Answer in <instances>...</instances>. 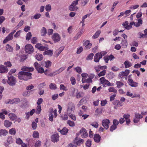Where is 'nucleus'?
Segmentation results:
<instances>
[{
    "instance_id": "5fc2aeb1",
    "label": "nucleus",
    "mask_w": 147,
    "mask_h": 147,
    "mask_svg": "<svg viewBox=\"0 0 147 147\" xmlns=\"http://www.w3.org/2000/svg\"><path fill=\"white\" fill-rule=\"evenodd\" d=\"M7 38L9 41L12 40L13 38V35L11 33H9L8 35L6 37Z\"/></svg>"
},
{
    "instance_id": "58836bf2",
    "label": "nucleus",
    "mask_w": 147,
    "mask_h": 147,
    "mask_svg": "<svg viewBox=\"0 0 147 147\" xmlns=\"http://www.w3.org/2000/svg\"><path fill=\"white\" fill-rule=\"evenodd\" d=\"M32 136L34 138H38L39 137V133L36 131H34L33 132Z\"/></svg>"
},
{
    "instance_id": "f03ea898",
    "label": "nucleus",
    "mask_w": 147,
    "mask_h": 147,
    "mask_svg": "<svg viewBox=\"0 0 147 147\" xmlns=\"http://www.w3.org/2000/svg\"><path fill=\"white\" fill-rule=\"evenodd\" d=\"M75 105L72 102H69L67 105V113L70 114V113H72L75 109Z\"/></svg>"
},
{
    "instance_id": "aec40b11",
    "label": "nucleus",
    "mask_w": 147,
    "mask_h": 147,
    "mask_svg": "<svg viewBox=\"0 0 147 147\" xmlns=\"http://www.w3.org/2000/svg\"><path fill=\"white\" fill-rule=\"evenodd\" d=\"M10 119L13 121L17 119V116L15 114L12 113H10L8 115Z\"/></svg>"
},
{
    "instance_id": "69168bd1",
    "label": "nucleus",
    "mask_w": 147,
    "mask_h": 147,
    "mask_svg": "<svg viewBox=\"0 0 147 147\" xmlns=\"http://www.w3.org/2000/svg\"><path fill=\"white\" fill-rule=\"evenodd\" d=\"M119 123V121L117 119H114L113 121V125L116 126L118 125Z\"/></svg>"
},
{
    "instance_id": "ea45409f",
    "label": "nucleus",
    "mask_w": 147,
    "mask_h": 147,
    "mask_svg": "<svg viewBox=\"0 0 147 147\" xmlns=\"http://www.w3.org/2000/svg\"><path fill=\"white\" fill-rule=\"evenodd\" d=\"M7 142L9 144H11L13 142L12 137V136L8 137L7 140Z\"/></svg>"
},
{
    "instance_id": "6e6552de",
    "label": "nucleus",
    "mask_w": 147,
    "mask_h": 147,
    "mask_svg": "<svg viewBox=\"0 0 147 147\" xmlns=\"http://www.w3.org/2000/svg\"><path fill=\"white\" fill-rule=\"evenodd\" d=\"M110 121L109 119H105L102 121V125L104 128L107 129L109 128V124Z\"/></svg>"
},
{
    "instance_id": "774afa93",
    "label": "nucleus",
    "mask_w": 147,
    "mask_h": 147,
    "mask_svg": "<svg viewBox=\"0 0 147 147\" xmlns=\"http://www.w3.org/2000/svg\"><path fill=\"white\" fill-rule=\"evenodd\" d=\"M68 147H77V146L75 143V142H74V140L73 142L69 144L68 145Z\"/></svg>"
},
{
    "instance_id": "72a5a7b5",
    "label": "nucleus",
    "mask_w": 147,
    "mask_h": 147,
    "mask_svg": "<svg viewBox=\"0 0 147 147\" xmlns=\"http://www.w3.org/2000/svg\"><path fill=\"white\" fill-rule=\"evenodd\" d=\"M100 33V30H98L96 32L92 38L93 39H95L98 38L99 36Z\"/></svg>"
},
{
    "instance_id": "4c0bfd02",
    "label": "nucleus",
    "mask_w": 147,
    "mask_h": 147,
    "mask_svg": "<svg viewBox=\"0 0 147 147\" xmlns=\"http://www.w3.org/2000/svg\"><path fill=\"white\" fill-rule=\"evenodd\" d=\"M32 36L31 33L30 32H29L26 34V40H29L30 39Z\"/></svg>"
},
{
    "instance_id": "20e7f679",
    "label": "nucleus",
    "mask_w": 147,
    "mask_h": 147,
    "mask_svg": "<svg viewBox=\"0 0 147 147\" xmlns=\"http://www.w3.org/2000/svg\"><path fill=\"white\" fill-rule=\"evenodd\" d=\"M7 82L9 85L13 86L16 84V80L15 77L11 76L8 77Z\"/></svg>"
},
{
    "instance_id": "f3484780",
    "label": "nucleus",
    "mask_w": 147,
    "mask_h": 147,
    "mask_svg": "<svg viewBox=\"0 0 147 147\" xmlns=\"http://www.w3.org/2000/svg\"><path fill=\"white\" fill-rule=\"evenodd\" d=\"M81 76L82 77V81L83 83H86V79L88 77V75L86 73H82L81 74Z\"/></svg>"
},
{
    "instance_id": "4d7b16f0",
    "label": "nucleus",
    "mask_w": 147,
    "mask_h": 147,
    "mask_svg": "<svg viewBox=\"0 0 147 147\" xmlns=\"http://www.w3.org/2000/svg\"><path fill=\"white\" fill-rule=\"evenodd\" d=\"M106 73V70H104L102 71L98 74V76L99 77H100L105 75Z\"/></svg>"
},
{
    "instance_id": "c9c22d12",
    "label": "nucleus",
    "mask_w": 147,
    "mask_h": 147,
    "mask_svg": "<svg viewBox=\"0 0 147 147\" xmlns=\"http://www.w3.org/2000/svg\"><path fill=\"white\" fill-rule=\"evenodd\" d=\"M49 88L51 89L55 90L57 88V86L55 84L51 83L49 86Z\"/></svg>"
},
{
    "instance_id": "f8f14e48",
    "label": "nucleus",
    "mask_w": 147,
    "mask_h": 147,
    "mask_svg": "<svg viewBox=\"0 0 147 147\" xmlns=\"http://www.w3.org/2000/svg\"><path fill=\"white\" fill-rule=\"evenodd\" d=\"M59 136L58 134H53L51 137V141L54 142H57L59 141Z\"/></svg>"
},
{
    "instance_id": "de8ad7c7",
    "label": "nucleus",
    "mask_w": 147,
    "mask_h": 147,
    "mask_svg": "<svg viewBox=\"0 0 147 147\" xmlns=\"http://www.w3.org/2000/svg\"><path fill=\"white\" fill-rule=\"evenodd\" d=\"M51 9V6L50 4L47 5L45 7L46 10L48 11H50Z\"/></svg>"
},
{
    "instance_id": "49530a36",
    "label": "nucleus",
    "mask_w": 147,
    "mask_h": 147,
    "mask_svg": "<svg viewBox=\"0 0 147 147\" xmlns=\"http://www.w3.org/2000/svg\"><path fill=\"white\" fill-rule=\"evenodd\" d=\"M94 54L93 53H91L87 56L86 58L87 60H91L93 58V57L94 56Z\"/></svg>"
},
{
    "instance_id": "393cba45",
    "label": "nucleus",
    "mask_w": 147,
    "mask_h": 147,
    "mask_svg": "<svg viewBox=\"0 0 147 147\" xmlns=\"http://www.w3.org/2000/svg\"><path fill=\"white\" fill-rule=\"evenodd\" d=\"M12 122L8 120H5L4 122V126L6 127H9L11 125Z\"/></svg>"
},
{
    "instance_id": "39448f33",
    "label": "nucleus",
    "mask_w": 147,
    "mask_h": 147,
    "mask_svg": "<svg viewBox=\"0 0 147 147\" xmlns=\"http://www.w3.org/2000/svg\"><path fill=\"white\" fill-rule=\"evenodd\" d=\"M34 65L38 73H43L44 72V69L41 66L40 64L37 62H35L34 63Z\"/></svg>"
},
{
    "instance_id": "6e6d98bb",
    "label": "nucleus",
    "mask_w": 147,
    "mask_h": 147,
    "mask_svg": "<svg viewBox=\"0 0 147 147\" xmlns=\"http://www.w3.org/2000/svg\"><path fill=\"white\" fill-rule=\"evenodd\" d=\"M67 123L71 127H73L75 126V124L74 122L70 120H68L67 122Z\"/></svg>"
},
{
    "instance_id": "473e14b6",
    "label": "nucleus",
    "mask_w": 147,
    "mask_h": 147,
    "mask_svg": "<svg viewBox=\"0 0 147 147\" xmlns=\"http://www.w3.org/2000/svg\"><path fill=\"white\" fill-rule=\"evenodd\" d=\"M7 133V132L5 130L1 129L0 130V136H5Z\"/></svg>"
},
{
    "instance_id": "37998d69",
    "label": "nucleus",
    "mask_w": 147,
    "mask_h": 147,
    "mask_svg": "<svg viewBox=\"0 0 147 147\" xmlns=\"http://www.w3.org/2000/svg\"><path fill=\"white\" fill-rule=\"evenodd\" d=\"M89 0H82L81 4L82 6H84L88 2Z\"/></svg>"
},
{
    "instance_id": "bf43d9fd",
    "label": "nucleus",
    "mask_w": 147,
    "mask_h": 147,
    "mask_svg": "<svg viewBox=\"0 0 147 147\" xmlns=\"http://www.w3.org/2000/svg\"><path fill=\"white\" fill-rule=\"evenodd\" d=\"M75 69L76 71L79 74H81L82 72L81 68L80 67L78 66L76 67Z\"/></svg>"
},
{
    "instance_id": "e2e57ef3",
    "label": "nucleus",
    "mask_w": 147,
    "mask_h": 147,
    "mask_svg": "<svg viewBox=\"0 0 147 147\" xmlns=\"http://www.w3.org/2000/svg\"><path fill=\"white\" fill-rule=\"evenodd\" d=\"M16 142L19 144H21L23 143L22 140L19 138L16 139Z\"/></svg>"
},
{
    "instance_id": "052dcab7",
    "label": "nucleus",
    "mask_w": 147,
    "mask_h": 147,
    "mask_svg": "<svg viewBox=\"0 0 147 147\" xmlns=\"http://www.w3.org/2000/svg\"><path fill=\"white\" fill-rule=\"evenodd\" d=\"M117 128V126H115V125H113L110 127L109 129L111 131L113 132L114 130L116 129Z\"/></svg>"
},
{
    "instance_id": "79ce46f5",
    "label": "nucleus",
    "mask_w": 147,
    "mask_h": 147,
    "mask_svg": "<svg viewBox=\"0 0 147 147\" xmlns=\"http://www.w3.org/2000/svg\"><path fill=\"white\" fill-rule=\"evenodd\" d=\"M135 117L136 119H141L143 118V116L140 114L136 113L135 114Z\"/></svg>"
},
{
    "instance_id": "864d4df0",
    "label": "nucleus",
    "mask_w": 147,
    "mask_h": 147,
    "mask_svg": "<svg viewBox=\"0 0 147 147\" xmlns=\"http://www.w3.org/2000/svg\"><path fill=\"white\" fill-rule=\"evenodd\" d=\"M4 64L5 65H6V67H11L12 66L11 63L9 61L5 62Z\"/></svg>"
},
{
    "instance_id": "cd10ccee",
    "label": "nucleus",
    "mask_w": 147,
    "mask_h": 147,
    "mask_svg": "<svg viewBox=\"0 0 147 147\" xmlns=\"http://www.w3.org/2000/svg\"><path fill=\"white\" fill-rule=\"evenodd\" d=\"M6 50L9 52H11L13 51V47L9 44H7L6 46Z\"/></svg>"
},
{
    "instance_id": "bb28decb",
    "label": "nucleus",
    "mask_w": 147,
    "mask_h": 147,
    "mask_svg": "<svg viewBox=\"0 0 147 147\" xmlns=\"http://www.w3.org/2000/svg\"><path fill=\"white\" fill-rule=\"evenodd\" d=\"M113 104L118 106H121L123 105V103L118 100H115L113 102Z\"/></svg>"
},
{
    "instance_id": "603ef678",
    "label": "nucleus",
    "mask_w": 147,
    "mask_h": 147,
    "mask_svg": "<svg viewBox=\"0 0 147 147\" xmlns=\"http://www.w3.org/2000/svg\"><path fill=\"white\" fill-rule=\"evenodd\" d=\"M90 125L96 128H97L98 126V122L96 121L92 122L90 124Z\"/></svg>"
},
{
    "instance_id": "a878e982",
    "label": "nucleus",
    "mask_w": 147,
    "mask_h": 147,
    "mask_svg": "<svg viewBox=\"0 0 147 147\" xmlns=\"http://www.w3.org/2000/svg\"><path fill=\"white\" fill-rule=\"evenodd\" d=\"M43 54L44 55H47L49 56H51L53 54V51L52 50H49L44 51L43 52Z\"/></svg>"
},
{
    "instance_id": "a211bd4d",
    "label": "nucleus",
    "mask_w": 147,
    "mask_h": 147,
    "mask_svg": "<svg viewBox=\"0 0 147 147\" xmlns=\"http://www.w3.org/2000/svg\"><path fill=\"white\" fill-rule=\"evenodd\" d=\"M34 69L33 67H23L22 69V70L28 71H34Z\"/></svg>"
},
{
    "instance_id": "338daca9",
    "label": "nucleus",
    "mask_w": 147,
    "mask_h": 147,
    "mask_svg": "<svg viewBox=\"0 0 147 147\" xmlns=\"http://www.w3.org/2000/svg\"><path fill=\"white\" fill-rule=\"evenodd\" d=\"M31 42L33 44H35L37 42V38L36 37L32 38L31 39Z\"/></svg>"
},
{
    "instance_id": "1a4fd4ad",
    "label": "nucleus",
    "mask_w": 147,
    "mask_h": 147,
    "mask_svg": "<svg viewBox=\"0 0 147 147\" xmlns=\"http://www.w3.org/2000/svg\"><path fill=\"white\" fill-rule=\"evenodd\" d=\"M52 38L55 42L59 41L61 39L60 35L57 33H54L52 36Z\"/></svg>"
},
{
    "instance_id": "f257e3e1",
    "label": "nucleus",
    "mask_w": 147,
    "mask_h": 147,
    "mask_svg": "<svg viewBox=\"0 0 147 147\" xmlns=\"http://www.w3.org/2000/svg\"><path fill=\"white\" fill-rule=\"evenodd\" d=\"M18 75V78L21 80L27 81L32 78L31 77L32 74L30 72L21 71L20 72Z\"/></svg>"
},
{
    "instance_id": "2eb2a0df",
    "label": "nucleus",
    "mask_w": 147,
    "mask_h": 147,
    "mask_svg": "<svg viewBox=\"0 0 147 147\" xmlns=\"http://www.w3.org/2000/svg\"><path fill=\"white\" fill-rule=\"evenodd\" d=\"M83 32V29H81L77 33L76 36L74 37V40H77L80 37Z\"/></svg>"
},
{
    "instance_id": "4468645a",
    "label": "nucleus",
    "mask_w": 147,
    "mask_h": 147,
    "mask_svg": "<svg viewBox=\"0 0 147 147\" xmlns=\"http://www.w3.org/2000/svg\"><path fill=\"white\" fill-rule=\"evenodd\" d=\"M128 83L132 87H136L138 86V83L134 82L130 78L128 79Z\"/></svg>"
},
{
    "instance_id": "13d9d810",
    "label": "nucleus",
    "mask_w": 147,
    "mask_h": 147,
    "mask_svg": "<svg viewBox=\"0 0 147 147\" xmlns=\"http://www.w3.org/2000/svg\"><path fill=\"white\" fill-rule=\"evenodd\" d=\"M72 113H70V114L69 113H68L67 114L68 115V116L70 117V118L74 120H76V118L75 115L72 114Z\"/></svg>"
},
{
    "instance_id": "680f3d73",
    "label": "nucleus",
    "mask_w": 147,
    "mask_h": 147,
    "mask_svg": "<svg viewBox=\"0 0 147 147\" xmlns=\"http://www.w3.org/2000/svg\"><path fill=\"white\" fill-rule=\"evenodd\" d=\"M71 83L73 85H74L76 84V80L74 77H72L70 78Z\"/></svg>"
},
{
    "instance_id": "c756f323",
    "label": "nucleus",
    "mask_w": 147,
    "mask_h": 147,
    "mask_svg": "<svg viewBox=\"0 0 147 147\" xmlns=\"http://www.w3.org/2000/svg\"><path fill=\"white\" fill-rule=\"evenodd\" d=\"M116 84L117 85V87L119 88L124 85V84L120 81H117L116 82Z\"/></svg>"
},
{
    "instance_id": "3c124183",
    "label": "nucleus",
    "mask_w": 147,
    "mask_h": 147,
    "mask_svg": "<svg viewBox=\"0 0 147 147\" xmlns=\"http://www.w3.org/2000/svg\"><path fill=\"white\" fill-rule=\"evenodd\" d=\"M20 99L19 98H15L12 100L13 104H17L20 102Z\"/></svg>"
},
{
    "instance_id": "4be33fe9",
    "label": "nucleus",
    "mask_w": 147,
    "mask_h": 147,
    "mask_svg": "<svg viewBox=\"0 0 147 147\" xmlns=\"http://www.w3.org/2000/svg\"><path fill=\"white\" fill-rule=\"evenodd\" d=\"M100 138L101 137L99 134L94 135V139L95 142L97 143L99 142L100 140Z\"/></svg>"
},
{
    "instance_id": "7ed1b4c3",
    "label": "nucleus",
    "mask_w": 147,
    "mask_h": 147,
    "mask_svg": "<svg viewBox=\"0 0 147 147\" xmlns=\"http://www.w3.org/2000/svg\"><path fill=\"white\" fill-rule=\"evenodd\" d=\"M78 4L77 1H74L69 7V9L70 11H77L78 8L76 6Z\"/></svg>"
},
{
    "instance_id": "8fccbe9b",
    "label": "nucleus",
    "mask_w": 147,
    "mask_h": 147,
    "mask_svg": "<svg viewBox=\"0 0 147 147\" xmlns=\"http://www.w3.org/2000/svg\"><path fill=\"white\" fill-rule=\"evenodd\" d=\"M51 62L49 61H47L45 62V67L46 68H48L50 67L51 65Z\"/></svg>"
},
{
    "instance_id": "9d476101",
    "label": "nucleus",
    "mask_w": 147,
    "mask_h": 147,
    "mask_svg": "<svg viewBox=\"0 0 147 147\" xmlns=\"http://www.w3.org/2000/svg\"><path fill=\"white\" fill-rule=\"evenodd\" d=\"M129 73V70L128 69H126L125 71H122L120 73L119 75V76L120 78H123L125 76H127Z\"/></svg>"
},
{
    "instance_id": "c85d7f7f",
    "label": "nucleus",
    "mask_w": 147,
    "mask_h": 147,
    "mask_svg": "<svg viewBox=\"0 0 147 147\" xmlns=\"http://www.w3.org/2000/svg\"><path fill=\"white\" fill-rule=\"evenodd\" d=\"M125 65V68H128L131 67L132 65L131 63V62L128 61H126L124 63Z\"/></svg>"
},
{
    "instance_id": "412c9836",
    "label": "nucleus",
    "mask_w": 147,
    "mask_h": 147,
    "mask_svg": "<svg viewBox=\"0 0 147 147\" xmlns=\"http://www.w3.org/2000/svg\"><path fill=\"white\" fill-rule=\"evenodd\" d=\"M47 33V29L45 27H43L40 30V34L42 36H45Z\"/></svg>"
},
{
    "instance_id": "c03bdc74",
    "label": "nucleus",
    "mask_w": 147,
    "mask_h": 147,
    "mask_svg": "<svg viewBox=\"0 0 147 147\" xmlns=\"http://www.w3.org/2000/svg\"><path fill=\"white\" fill-rule=\"evenodd\" d=\"M86 145L88 147H90L91 146V141L90 140H88L86 142Z\"/></svg>"
},
{
    "instance_id": "a19ab883",
    "label": "nucleus",
    "mask_w": 147,
    "mask_h": 147,
    "mask_svg": "<svg viewBox=\"0 0 147 147\" xmlns=\"http://www.w3.org/2000/svg\"><path fill=\"white\" fill-rule=\"evenodd\" d=\"M134 22H130L129 25H128L127 27H126L125 28L127 30H129L132 28V26L133 24L134 25Z\"/></svg>"
},
{
    "instance_id": "dca6fc26",
    "label": "nucleus",
    "mask_w": 147,
    "mask_h": 147,
    "mask_svg": "<svg viewBox=\"0 0 147 147\" xmlns=\"http://www.w3.org/2000/svg\"><path fill=\"white\" fill-rule=\"evenodd\" d=\"M8 72V69L3 65L0 66V73H7Z\"/></svg>"
},
{
    "instance_id": "a18cd8bd",
    "label": "nucleus",
    "mask_w": 147,
    "mask_h": 147,
    "mask_svg": "<svg viewBox=\"0 0 147 147\" xmlns=\"http://www.w3.org/2000/svg\"><path fill=\"white\" fill-rule=\"evenodd\" d=\"M26 56L25 55H22L20 57V61L22 62L24 61L26 59Z\"/></svg>"
},
{
    "instance_id": "0eeeda50",
    "label": "nucleus",
    "mask_w": 147,
    "mask_h": 147,
    "mask_svg": "<svg viewBox=\"0 0 147 147\" xmlns=\"http://www.w3.org/2000/svg\"><path fill=\"white\" fill-rule=\"evenodd\" d=\"M33 47L30 44L26 45L25 47V51L26 53H31L33 52Z\"/></svg>"
},
{
    "instance_id": "5701e85b",
    "label": "nucleus",
    "mask_w": 147,
    "mask_h": 147,
    "mask_svg": "<svg viewBox=\"0 0 147 147\" xmlns=\"http://www.w3.org/2000/svg\"><path fill=\"white\" fill-rule=\"evenodd\" d=\"M68 129L66 127H64L62 130H60V132L62 135H66L67 133Z\"/></svg>"
},
{
    "instance_id": "09e8293b",
    "label": "nucleus",
    "mask_w": 147,
    "mask_h": 147,
    "mask_svg": "<svg viewBox=\"0 0 147 147\" xmlns=\"http://www.w3.org/2000/svg\"><path fill=\"white\" fill-rule=\"evenodd\" d=\"M60 88L61 90L64 91H67L68 90V89L63 84H61L60 86Z\"/></svg>"
},
{
    "instance_id": "b1692460",
    "label": "nucleus",
    "mask_w": 147,
    "mask_h": 147,
    "mask_svg": "<svg viewBox=\"0 0 147 147\" xmlns=\"http://www.w3.org/2000/svg\"><path fill=\"white\" fill-rule=\"evenodd\" d=\"M121 44L123 48H126L128 44L127 40V39L122 40Z\"/></svg>"
},
{
    "instance_id": "9b49d317",
    "label": "nucleus",
    "mask_w": 147,
    "mask_h": 147,
    "mask_svg": "<svg viewBox=\"0 0 147 147\" xmlns=\"http://www.w3.org/2000/svg\"><path fill=\"white\" fill-rule=\"evenodd\" d=\"M80 134H82L81 135L82 137L83 138H86L88 135V134L87 133V131L86 129L84 128H82L80 131Z\"/></svg>"
},
{
    "instance_id": "f704fd0d",
    "label": "nucleus",
    "mask_w": 147,
    "mask_h": 147,
    "mask_svg": "<svg viewBox=\"0 0 147 147\" xmlns=\"http://www.w3.org/2000/svg\"><path fill=\"white\" fill-rule=\"evenodd\" d=\"M9 132L11 135H15L16 133V131L14 128H13L9 130Z\"/></svg>"
},
{
    "instance_id": "2f4dec72",
    "label": "nucleus",
    "mask_w": 147,
    "mask_h": 147,
    "mask_svg": "<svg viewBox=\"0 0 147 147\" xmlns=\"http://www.w3.org/2000/svg\"><path fill=\"white\" fill-rule=\"evenodd\" d=\"M36 58L38 60L41 61L43 59V57L42 54H38L36 55Z\"/></svg>"
},
{
    "instance_id": "ddd939ff",
    "label": "nucleus",
    "mask_w": 147,
    "mask_h": 147,
    "mask_svg": "<svg viewBox=\"0 0 147 147\" xmlns=\"http://www.w3.org/2000/svg\"><path fill=\"white\" fill-rule=\"evenodd\" d=\"M74 141L77 146L78 145H80L84 141V140L83 139H79L77 137L75 138L74 140Z\"/></svg>"
},
{
    "instance_id": "7c9ffc66",
    "label": "nucleus",
    "mask_w": 147,
    "mask_h": 147,
    "mask_svg": "<svg viewBox=\"0 0 147 147\" xmlns=\"http://www.w3.org/2000/svg\"><path fill=\"white\" fill-rule=\"evenodd\" d=\"M109 91L110 92H113L115 93H117V90L113 87H110L108 89Z\"/></svg>"
},
{
    "instance_id": "6ab92c4d",
    "label": "nucleus",
    "mask_w": 147,
    "mask_h": 147,
    "mask_svg": "<svg viewBox=\"0 0 147 147\" xmlns=\"http://www.w3.org/2000/svg\"><path fill=\"white\" fill-rule=\"evenodd\" d=\"M100 83L103 84L107 85H108L109 81L105 79L104 77H102L100 79Z\"/></svg>"
},
{
    "instance_id": "0e129e2a",
    "label": "nucleus",
    "mask_w": 147,
    "mask_h": 147,
    "mask_svg": "<svg viewBox=\"0 0 147 147\" xmlns=\"http://www.w3.org/2000/svg\"><path fill=\"white\" fill-rule=\"evenodd\" d=\"M41 145V142L39 141L38 140L37 141L35 144V147H39Z\"/></svg>"
},
{
    "instance_id": "e433bc0d",
    "label": "nucleus",
    "mask_w": 147,
    "mask_h": 147,
    "mask_svg": "<svg viewBox=\"0 0 147 147\" xmlns=\"http://www.w3.org/2000/svg\"><path fill=\"white\" fill-rule=\"evenodd\" d=\"M41 111V106L38 105L36 109V111H35L36 114H39Z\"/></svg>"
},
{
    "instance_id": "423d86ee",
    "label": "nucleus",
    "mask_w": 147,
    "mask_h": 147,
    "mask_svg": "<svg viewBox=\"0 0 147 147\" xmlns=\"http://www.w3.org/2000/svg\"><path fill=\"white\" fill-rule=\"evenodd\" d=\"M104 54L102 52L96 53L94 56V60L96 62L99 61L100 59H101Z\"/></svg>"
}]
</instances>
